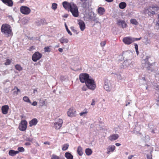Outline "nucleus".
Returning a JSON list of instances; mask_svg holds the SVG:
<instances>
[{
	"label": "nucleus",
	"instance_id": "nucleus-52",
	"mask_svg": "<svg viewBox=\"0 0 159 159\" xmlns=\"http://www.w3.org/2000/svg\"><path fill=\"white\" fill-rule=\"evenodd\" d=\"M141 37H140L139 38H133V40H134V42L135 41L139 40L141 39Z\"/></svg>",
	"mask_w": 159,
	"mask_h": 159
},
{
	"label": "nucleus",
	"instance_id": "nucleus-64",
	"mask_svg": "<svg viewBox=\"0 0 159 159\" xmlns=\"http://www.w3.org/2000/svg\"><path fill=\"white\" fill-rule=\"evenodd\" d=\"M150 13L152 15H154L155 14V11H152Z\"/></svg>",
	"mask_w": 159,
	"mask_h": 159
},
{
	"label": "nucleus",
	"instance_id": "nucleus-57",
	"mask_svg": "<svg viewBox=\"0 0 159 159\" xmlns=\"http://www.w3.org/2000/svg\"><path fill=\"white\" fill-rule=\"evenodd\" d=\"M155 75V76L156 77H157L159 79V71L157 72L156 73V74Z\"/></svg>",
	"mask_w": 159,
	"mask_h": 159
},
{
	"label": "nucleus",
	"instance_id": "nucleus-22",
	"mask_svg": "<svg viewBox=\"0 0 159 159\" xmlns=\"http://www.w3.org/2000/svg\"><path fill=\"white\" fill-rule=\"evenodd\" d=\"M18 153L19 152L17 151H15L13 150H10L9 151L8 154L10 156H14Z\"/></svg>",
	"mask_w": 159,
	"mask_h": 159
},
{
	"label": "nucleus",
	"instance_id": "nucleus-55",
	"mask_svg": "<svg viewBox=\"0 0 159 159\" xmlns=\"http://www.w3.org/2000/svg\"><path fill=\"white\" fill-rule=\"evenodd\" d=\"M31 104L34 106H36L37 104V102L36 101H34L33 103L31 102Z\"/></svg>",
	"mask_w": 159,
	"mask_h": 159
},
{
	"label": "nucleus",
	"instance_id": "nucleus-25",
	"mask_svg": "<svg viewBox=\"0 0 159 159\" xmlns=\"http://www.w3.org/2000/svg\"><path fill=\"white\" fill-rule=\"evenodd\" d=\"M82 148L80 146H79L77 148V152L79 156H81L83 154Z\"/></svg>",
	"mask_w": 159,
	"mask_h": 159
},
{
	"label": "nucleus",
	"instance_id": "nucleus-5",
	"mask_svg": "<svg viewBox=\"0 0 159 159\" xmlns=\"http://www.w3.org/2000/svg\"><path fill=\"white\" fill-rule=\"evenodd\" d=\"M90 77L87 73H83L80 75L79 79L80 81L82 83H86Z\"/></svg>",
	"mask_w": 159,
	"mask_h": 159
},
{
	"label": "nucleus",
	"instance_id": "nucleus-17",
	"mask_svg": "<svg viewBox=\"0 0 159 159\" xmlns=\"http://www.w3.org/2000/svg\"><path fill=\"white\" fill-rule=\"evenodd\" d=\"M1 109L2 113L4 114H6L8 111L9 106L7 105L3 106L2 107Z\"/></svg>",
	"mask_w": 159,
	"mask_h": 159
},
{
	"label": "nucleus",
	"instance_id": "nucleus-9",
	"mask_svg": "<svg viewBox=\"0 0 159 159\" xmlns=\"http://www.w3.org/2000/svg\"><path fill=\"white\" fill-rule=\"evenodd\" d=\"M20 12L25 15H28L30 12V8L27 6H22L20 7Z\"/></svg>",
	"mask_w": 159,
	"mask_h": 159
},
{
	"label": "nucleus",
	"instance_id": "nucleus-34",
	"mask_svg": "<svg viewBox=\"0 0 159 159\" xmlns=\"http://www.w3.org/2000/svg\"><path fill=\"white\" fill-rule=\"evenodd\" d=\"M15 68L16 69L19 71H20L22 69V68L21 66L18 64H16V65Z\"/></svg>",
	"mask_w": 159,
	"mask_h": 159
},
{
	"label": "nucleus",
	"instance_id": "nucleus-1",
	"mask_svg": "<svg viewBox=\"0 0 159 159\" xmlns=\"http://www.w3.org/2000/svg\"><path fill=\"white\" fill-rule=\"evenodd\" d=\"M150 59V57L147 56L142 61V64H144V66L147 71L149 74L155 72L157 70L155 62L150 63L149 61Z\"/></svg>",
	"mask_w": 159,
	"mask_h": 159
},
{
	"label": "nucleus",
	"instance_id": "nucleus-18",
	"mask_svg": "<svg viewBox=\"0 0 159 159\" xmlns=\"http://www.w3.org/2000/svg\"><path fill=\"white\" fill-rule=\"evenodd\" d=\"M119 137V136L117 134H115L110 135L109 137V139L112 141L117 139Z\"/></svg>",
	"mask_w": 159,
	"mask_h": 159
},
{
	"label": "nucleus",
	"instance_id": "nucleus-3",
	"mask_svg": "<svg viewBox=\"0 0 159 159\" xmlns=\"http://www.w3.org/2000/svg\"><path fill=\"white\" fill-rule=\"evenodd\" d=\"M87 88L92 90H94L96 88V85L94 80L91 77L85 83Z\"/></svg>",
	"mask_w": 159,
	"mask_h": 159
},
{
	"label": "nucleus",
	"instance_id": "nucleus-36",
	"mask_svg": "<svg viewBox=\"0 0 159 159\" xmlns=\"http://www.w3.org/2000/svg\"><path fill=\"white\" fill-rule=\"evenodd\" d=\"M18 151H17L19 152H23L25 151V149L24 148L21 147H20L18 148H17Z\"/></svg>",
	"mask_w": 159,
	"mask_h": 159
},
{
	"label": "nucleus",
	"instance_id": "nucleus-49",
	"mask_svg": "<svg viewBox=\"0 0 159 159\" xmlns=\"http://www.w3.org/2000/svg\"><path fill=\"white\" fill-rule=\"evenodd\" d=\"M25 140L27 141L32 142L33 140V139L31 138H27Z\"/></svg>",
	"mask_w": 159,
	"mask_h": 159
},
{
	"label": "nucleus",
	"instance_id": "nucleus-59",
	"mask_svg": "<svg viewBox=\"0 0 159 159\" xmlns=\"http://www.w3.org/2000/svg\"><path fill=\"white\" fill-rule=\"evenodd\" d=\"M31 143L29 142H26L25 143V145L26 146H29L30 145Z\"/></svg>",
	"mask_w": 159,
	"mask_h": 159
},
{
	"label": "nucleus",
	"instance_id": "nucleus-54",
	"mask_svg": "<svg viewBox=\"0 0 159 159\" xmlns=\"http://www.w3.org/2000/svg\"><path fill=\"white\" fill-rule=\"evenodd\" d=\"M34 46H32L31 47H30L29 49V50L30 51H31L32 50H34Z\"/></svg>",
	"mask_w": 159,
	"mask_h": 159
},
{
	"label": "nucleus",
	"instance_id": "nucleus-61",
	"mask_svg": "<svg viewBox=\"0 0 159 159\" xmlns=\"http://www.w3.org/2000/svg\"><path fill=\"white\" fill-rule=\"evenodd\" d=\"M156 104L158 106H159V100H156Z\"/></svg>",
	"mask_w": 159,
	"mask_h": 159
},
{
	"label": "nucleus",
	"instance_id": "nucleus-51",
	"mask_svg": "<svg viewBox=\"0 0 159 159\" xmlns=\"http://www.w3.org/2000/svg\"><path fill=\"white\" fill-rule=\"evenodd\" d=\"M87 113V111H85L83 112H81L80 113V116H82L86 114Z\"/></svg>",
	"mask_w": 159,
	"mask_h": 159
},
{
	"label": "nucleus",
	"instance_id": "nucleus-35",
	"mask_svg": "<svg viewBox=\"0 0 159 159\" xmlns=\"http://www.w3.org/2000/svg\"><path fill=\"white\" fill-rule=\"evenodd\" d=\"M65 26L66 28V30L67 32L68 33L70 34V35H72V34L71 33V32L68 29L67 26L66 25V24L65 23Z\"/></svg>",
	"mask_w": 159,
	"mask_h": 159
},
{
	"label": "nucleus",
	"instance_id": "nucleus-23",
	"mask_svg": "<svg viewBox=\"0 0 159 159\" xmlns=\"http://www.w3.org/2000/svg\"><path fill=\"white\" fill-rule=\"evenodd\" d=\"M115 146L114 145L109 146L107 148V154H109L110 152H113L115 149Z\"/></svg>",
	"mask_w": 159,
	"mask_h": 159
},
{
	"label": "nucleus",
	"instance_id": "nucleus-50",
	"mask_svg": "<svg viewBox=\"0 0 159 159\" xmlns=\"http://www.w3.org/2000/svg\"><path fill=\"white\" fill-rule=\"evenodd\" d=\"M106 42L103 41L100 43V45L102 47H104L106 44Z\"/></svg>",
	"mask_w": 159,
	"mask_h": 159
},
{
	"label": "nucleus",
	"instance_id": "nucleus-7",
	"mask_svg": "<svg viewBox=\"0 0 159 159\" xmlns=\"http://www.w3.org/2000/svg\"><path fill=\"white\" fill-rule=\"evenodd\" d=\"M27 122L25 120L21 121L20 125H19V129L21 131H24L26 130L27 127Z\"/></svg>",
	"mask_w": 159,
	"mask_h": 159
},
{
	"label": "nucleus",
	"instance_id": "nucleus-53",
	"mask_svg": "<svg viewBox=\"0 0 159 159\" xmlns=\"http://www.w3.org/2000/svg\"><path fill=\"white\" fill-rule=\"evenodd\" d=\"M150 8H151L152 9H154L155 8H158L157 5H152L150 7Z\"/></svg>",
	"mask_w": 159,
	"mask_h": 159
},
{
	"label": "nucleus",
	"instance_id": "nucleus-46",
	"mask_svg": "<svg viewBox=\"0 0 159 159\" xmlns=\"http://www.w3.org/2000/svg\"><path fill=\"white\" fill-rule=\"evenodd\" d=\"M116 75V77L119 80H121L122 79V77H121L120 74H115Z\"/></svg>",
	"mask_w": 159,
	"mask_h": 159
},
{
	"label": "nucleus",
	"instance_id": "nucleus-28",
	"mask_svg": "<svg viewBox=\"0 0 159 159\" xmlns=\"http://www.w3.org/2000/svg\"><path fill=\"white\" fill-rule=\"evenodd\" d=\"M85 152L87 155L89 156L92 153V151L91 149L87 148L85 149Z\"/></svg>",
	"mask_w": 159,
	"mask_h": 159
},
{
	"label": "nucleus",
	"instance_id": "nucleus-41",
	"mask_svg": "<svg viewBox=\"0 0 159 159\" xmlns=\"http://www.w3.org/2000/svg\"><path fill=\"white\" fill-rule=\"evenodd\" d=\"M11 62V61L9 59H7L6 60V62L5 63V64L6 65H9L10 64Z\"/></svg>",
	"mask_w": 159,
	"mask_h": 159
},
{
	"label": "nucleus",
	"instance_id": "nucleus-15",
	"mask_svg": "<svg viewBox=\"0 0 159 159\" xmlns=\"http://www.w3.org/2000/svg\"><path fill=\"white\" fill-rule=\"evenodd\" d=\"M67 115L69 116L72 117L76 116V111L73 108L70 109L67 112Z\"/></svg>",
	"mask_w": 159,
	"mask_h": 159
},
{
	"label": "nucleus",
	"instance_id": "nucleus-44",
	"mask_svg": "<svg viewBox=\"0 0 159 159\" xmlns=\"http://www.w3.org/2000/svg\"><path fill=\"white\" fill-rule=\"evenodd\" d=\"M70 28L71 30L75 33L76 34H78V33L77 32V31L75 29L74 27L71 26L70 27Z\"/></svg>",
	"mask_w": 159,
	"mask_h": 159
},
{
	"label": "nucleus",
	"instance_id": "nucleus-12",
	"mask_svg": "<svg viewBox=\"0 0 159 159\" xmlns=\"http://www.w3.org/2000/svg\"><path fill=\"white\" fill-rule=\"evenodd\" d=\"M133 39V38L128 37L124 38L123 39V41L125 44L129 45L134 42Z\"/></svg>",
	"mask_w": 159,
	"mask_h": 159
},
{
	"label": "nucleus",
	"instance_id": "nucleus-30",
	"mask_svg": "<svg viewBox=\"0 0 159 159\" xmlns=\"http://www.w3.org/2000/svg\"><path fill=\"white\" fill-rule=\"evenodd\" d=\"M23 100L25 102H27L29 103H31V102L29 98L26 96H25L23 97Z\"/></svg>",
	"mask_w": 159,
	"mask_h": 159
},
{
	"label": "nucleus",
	"instance_id": "nucleus-26",
	"mask_svg": "<svg viewBox=\"0 0 159 159\" xmlns=\"http://www.w3.org/2000/svg\"><path fill=\"white\" fill-rule=\"evenodd\" d=\"M126 6V4L125 2H121L119 4V7L121 9H124Z\"/></svg>",
	"mask_w": 159,
	"mask_h": 159
},
{
	"label": "nucleus",
	"instance_id": "nucleus-56",
	"mask_svg": "<svg viewBox=\"0 0 159 159\" xmlns=\"http://www.w3.org/2000/svg\"><path fill=\"white\" fill-rule=\"evenodd\" d=\"M134 46L135 50H138V44L136 43H135Z\"/></svg>",
	"mask_w": 159,
	"mask_h": 159
},
{
	"label": "nucleus",
	"instance_id": "nucleus-43",
	"mask_svg": "<svg viewBox=\"0 0 159 159\" xmlns=\"http://www.w3.org/2000/svg\"><path fill=\"white\" fill-rule=\"evenodd\" d=\"M93 21L96 23H99V19L98 18L94 17Z\"/></svg>",
	"mask_w": 159,
	"mask_h": 159
},
{
	"label": "nucleus",
	"instance_id": "nucleus-29",
	"mask_svg": "<svg viewBox=\"0 0 159 159\" xmlns=\"http://www.w3.org/2000/svg\"><path fill=\"white\" fill-rule=\"evenodd\" d=\"M104 88L108 92H110L111 91V89L109 85L106 84L105 82V84L104 86Z\"/></svg>",
	"mask_w": 159,
	"mask_h": 159
},
{
	"label": "nucleus",
	"instance_id": "nucleus-6",
	"mask_svg": "<svg viewBox=\"0 0 159 159\" xmlns=\"http://www.w3.org/2000/svg\"><path fill=\"white\" fill-rule=\"evenodd\" d=\"M133 66L132 61L130 59H126L120 66L121 69H124L126 67H131Z\"/></svg>",
	"mask_w": 159,
	"mask_h": 159
},
{
	"label": "nucleus",
	"instance_id": "nucleus-32",
	"mask_svg": "<svg viewBox=\"0 0 159 159\" xmlns=\"http://www.w3.org/2000/svg\"><path fill=\"white\" fill-rule=\"evenodd\" d=\"M131 23L133 25H137L138 24V22L135 19H131L130 20Z\"/></svg>",
	"mask_w": 159,
	"mask_h": 159
},
{
	"label": "nucleus",
	"instance_id": "nucleus-38",
	"mask_svg": "<svg viewBox=\"0 0 159 159\" xmlns=\"http://www.w3.org/2000/svg\"><path fill=\"white\" fill-rule=\"evenodd\" d=\"M51 159H60L59 157L55 154L52 155Z\"/></svg>",
	"mask_w": 159,
	"mask_h": 159
},
{
	"label": "nucleus",
	"instance_id": "nucleus-10",
	"mask_svg": "<svg viewBox=\"0 0 159 159\" xmlns=\"http://www.w3.org/2000/svg\"><path fill=\"white\" fill-rule=\"evenodd\" d=\"M132 55V52L130 51H126L123 52L122 56L124 58L128 59L131 57Z\"/></svg>",
	"mask_w": 159,
	"mask_h": 159
},
{
	"label": "nucleus",
	"instance_id": "nucleus-19",
	"mask_svg": "<svg viewBox=\"0 0 159 159\" xmlns=\"http://www.w3.org/2000/svg\"><path fill=\"white\" fill-rule=\"evenodd\" d=\"M2 1L4 4L9 7H11L13 5V2L12 0H2Z\"/></svg>",
	"mask_w": 159,
	"mask_h": 159
},
{
	"label": "nucleus",
	"instance_id": "nucleus-58",
	"mask_svg": "<svg viewBox=\"0 0 159 159\" xmlns=\"http://www.w3.org/2000/svg\"><path fill=\"white\" fill-rule=\"evenodd\" d=\"M95 99H93L92 100V102L91 103V105L93 106L95 105Z\"/></svg>",
	"mask_w": 159,
	"mask_h": 159
},
{
	"label": "nucleus",
	"instance_id": "nucleus-40",
	"mask_svg": "<svg viewBox=\"0 0 159 159\" xmlns=\"http://www.w3.org/2000/svg\"><path fill=\"white\" fill-rule=\"evenodd\" d=\"M87 1H84L82 2H83L82 4V7L83 8H86L87 7V3L86 2Z\"/></svg>",
	"mask_w": 159,
	"mask_h": 159
},
{
	"label": "nucleus",
	"instance_id": "nucleus-14",
	"mask_svg": "<svg viewBox=\"0 0 159 159\" xmlns=\"http://www.w3.org/2000/svg\"><path fill=\"white\" fill-rule=\"evenodd\" d=\"M116 24L118 26L123 29L125 28L127 26V24L124 20H118Z\"/></svg>",
	"mask_w": 159,
	"mask_h": 159
},
{
	"label": "nucleus",
	"instance_id": "nucleus-60",
	"mask_svg": "<svg viewBox=\"0 0 159 159\" xmlns=\"http://www.w3.org/2000/svg\"><path fill=\"white\" fill-rule=\"evenodd\" d=\"M133 157V155H131L130 156H129L128 157V159H131Z\"/></svg>",
	"mask_w": 159,
	"mask_h": 159
},
{
	"label": "nucleus",
	"instance_id": "nucleus-63",
	"mask_svg": "<svg viewBox=\"0 0 159 159\" xmlns=\"http://www.w3.org/2000/svg\"><path fill=\"white\" fill-rule=\"evenodd\" d=\"M106 1L108 2H111L113 1V0H105Z\"/></svg>",
	"mask_w": 159,
	"mask_h": 159
},
{
	"label": "nucleus",
	"instance_id": "nucleus-4",
	"mask_svg": "<svg viewBox=\"0 0 159 159\" xmlns=\"http://www.w3.org/2000/svg\"><path fill=\"white\" fill-rule=\"evenodd\" d=\"M72 6L69 11L71 13L72 15L75 17H78L79 15L78 8L76 4H72Z\"/></svg>",
	"mask_w": 159,
	"mask_h": 159
},
{
	"label": "nucleus",
	"instance_id": "nucleus-27",
	"mask_svg": "<svg viewBox=\"0 0 159 159\" xmlns=\"http://www.w3.org/2000/svg\"><path fill=\"white\" fill-rule=\"evenodd\" d=\"M60 42L62 43H67L68 42V40L67 38L62 37L59 40Z\"/></svg>",
	"mask_w": 159,
	"mask_h": 159
},
{
	"label": "nucleus",
	"instance_id": "nucleus-2",
	"mask_svg": "<svg viewBox=\"0 0 159 159\" xmlns=\"http://www.w3.org/2000/svg\"><path fill=\"white\" fill-rule=\"evenodd\" d=\"M11 28V27L9 25L7 24H3L1 27V31L7 37L9 36L12 32Z\"/></svg>",
	"mask_w": 159,
	"mask_h": 159
},
{
	"label": "nucleus",
	"instance_id": "nucleus-62",
	"mask_svg": "<svg viewBox=\"0 0 159 159\" xmlns=\"http://www.w3.org/2000/svg\"><path fill=\"white\" fill-rule=\"evenodd\" d=\"M58 50L60 52H63V49L61 48H59Z\"/></svg>",
	"mask_w": 159,
	"mask_h": 159
},
{
	"label": "nucleus",
	"instance_id": "nucleus-20",
	"mask_svg": "<svg viewBox=\"0 0 159 159\" xmlns=\"http://www.w3.org/2000/svg\"><path fill=\"white\" fill-rule=\"evenodd\" d=\"M37 119L36 118H34L29 122V125L30 127L35 125L38 123Z\"/></svg>",
	"mask_w": 159,
	"mask_h": 159
},
{
	"label": "nucleus",
	"instance_id": "nucleus-8",
	"mask_svg": "<svg viewBox=\"0 0 159 159\" xmlns=\"http://www.w3.org/2000/svg\"><path fill=\"white\" fill-rule=\"evenodd\" d=\"M42 54L39 52H35L32 55V60L34 62H36L42 57Z\"/></svg>",
	"mask_w": 159,
	"mask_h": 159
},
{
	"label": "nucleus",
	"instance_id": "nucleus-45",
	"mask_svg": "<svg viewBox=\"0 0 159 159\" xmlns=\"http://www.w3.org/2000/svg\"><path fill=\"white\" fill-rule=\"evenodd\" d=\"M16 91H15L13 92V94L16 95H17L18 94V92H20V90L18 88H17V89H16Z\"/></svg>",
	"mask_w": 159,
	"mask_h": 159
},
{
	"label": "nucleus",
	"instance_id": "nucleus-24",
	"mask_svg": "<svg viewBox=\"0 0 159 159\" xmlns=\"http://www.w3.org/2000/svg\"><path fill=\"white\" fill-rule=\"evenodd\" d=\"M65 157L67 159H73V155L69 152H66L65 153Z\"/></svg>",
	"mask_w": 159,
	"mask_h": 159
},
{
	"label": "nucleus",
	"instance_id": "nucleus-37",
	"mask_svg": "<svg viewBox=\"0 0 159 159\" xmlns=\"http://www.w3.org/2000/svg\"><path fill=\"white\" fill-rule=\"evenodd\" d=\"M57 5L56 3H53L52 4V9L55 10L57 8Z\"/></svg>",
	"mask_w": 159,
	"mask_h": 159
},
{
	"label": "nucleus",
	"instance_id": "nucleus-21",
	"mask_svg": "<svg viewBox=\"0 0 159 159\" xmlns=\"http://www.w3.org/2000/svg\"><path fill=\"white\" fill-rule=\"evenodd\" d=\"M98 11L99 15H102L105 13V10L103 7H100L98 9Z\"/></svg>",
	"mask_w": 159,
	"mask_h": 159
},
{
	"label": "nucleus",
	"instance_id": "nucleus-48",
	"mask_svg": "<svg viewBox=\"0 0 159 159\" xmlns=\"http://www.w3.org/2000/svg\"><path fill=\"white\" fill-rule=\"evenodd\" d=\"M147 159H152V155L151 153L150 154H147Z\"/></svg>",
	"mask_w": 159,
	"mask_h": 159
},
{
	"label": "nucleus",
	"instance_id": "nucleus-11",
	"mask_svg": "<svg viewBox=\"0 0 159 159\" xmlns=\"http://www.w3.org/2000/svg\"><path fill=\"white\" fill-rule=\"evenodd\" d=\"M74 4V3L72 2L70 3L67 1H64L62 2L63 7L65 9L68 11H69L71 7H72V4Z\"/></svg>",
	"mask_w": 159,
	"mask_h": 159
},
{
	"label": "nucleus",
	"instance_id": "nucleus-13",
	"mask_svg": "<svg viewBox=\"0 0 159 159\" xmlns=\"http://www.w3.org/2000/svg\"><path fill=\"white\" fill-rule=\"evenodd\" d=\"M63 123V120L62 119H59L57 120V121L54 124V127L56 129H59L62 126Z\"/></svg>",
	"mask_w": 159,
	"mask_h": 159
},
{
	"label": "nucleus",
	"instance_id": "nucleus-33",
	"mask_svg": "<svg viewBox=\"0 0 159 159\" xmlns=\"http://www.w3.org/2000/svg\"><path fill=\"white\" fill-rule=\"evenodd\" d=\"M143 43L146 45H147L150 43L149 40L148 39L147 37H145L143 39Z\"/></svg>",
	"mask_w": 159,
	"mask_h": 159
},
{
	"label": "nucleus",
	"instance_id": "nucleus-42",
	"mask_svg": "<svg viewBox=\"0 0 159 159\" xmlns=\"http://www.w3.org/2000/svg\"><path fill=\"white\" fill-rule=\"evenodd\" d=\"M41 19H40L37 20L36 23L38 26H40L42 24Z\"/></svg>",
	"mask_w": 159,
	"mask_h": 159
},
{
	"label": "nucleus",
	"instance_id": "nucleus-39",
	"mask_svg": "<svg viewBox=\"0 0 159 159\" xmlns=\"http://www.w3.org/2000/svg\"><path fill=\"white\" fill-rule=\"evenodd\" d=\"M44 51L45 52H49L51 51L49 47H45L44 48Z\"/></svg>",
	"mask_w": 159,
	"mask_h": 159
},
{
	"label": "nucleus",
	"instance_id": "nucleus-31",
	"mask_svg": "<svg viewBox=\"0 0 159 159\" xmlns=\"http://www.w3.org/2000/svg\"><path fill=\"white\" fill-rule=\"evenodd\" d=\"M69 145L68 143L65 144L62 147V149L63 151H66L68 149Z\"/></svg>",
	"mask_w": 159,
	"mask_h": 159
},
{
	"label": "nucleus",
	"instance_id": "nucleus-16",
	"mask_svg": "<svg viewBox=\"0 0 159 159\" xmlns=\"http://www.w3.org/2000/svg\"><path fill=\"white\" fill-rule=\"evenodd\" d=\"M78 24L81 31H83L85 28V25L84 22L81 20H78Z\"/></svg>",
	"mask_w": 159,
	"mask_h": 159
},
{
	"label": "nucleus",
	"instance_id": "nucleus-47",
	"mask_svg": "<svg viewBox=\"0 0 159 159\" xmlns=\"http://www.w3.org/2000/svg\"><path fill=\"white\" fill-rule=\"evenodd\" d=\"M41 22H42V24L44 25V24H47V23L46 22V20L45 19H41Z\"/></svg>",
	"mask_w": 159,
	"mask_h": 159
}]
</instances>
